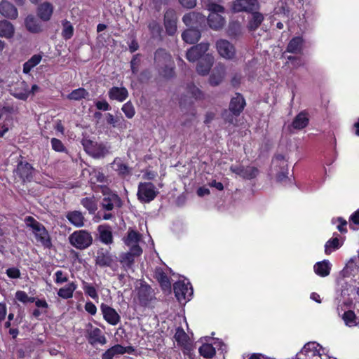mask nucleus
<instances>
[{"label": "nucleus", "mask_w": 359, "mask_h": 359, "mask_svg": "<svg viewBox=\"0 0 359 359\" xmlns=\"http://www.w3.org/2000/svg\"><path fill=\"white\" fill-rule=\"evenodd\" d=\"M25 223L27 227L32 229V231L38 243H39L43 247L46 248H50L52 247V242L50 235L42 224L36 221L32 217H25Z\"/></svg>", "instance_id": "f257e3e1"}, {"label": "nucleus", "mask_w": 359, "mask_h": 359, "mask_svg": "<svg viewBox=\"0 0 359 359\" xmlns=\"http://www.w3.org/2000/svg\"><path fill=\"white\" fill-rule=\"evenodd\" d=\"M210 14L206 19L210 27L215 30L222 29L226 22L225 18L221 15L224 13V8L217 4H208Z\"/></svg>", "instance_id": "f03ea898"}, {"label": "nucleus", "mask_w": 359, "mask_h": 359, "mask_svg": "<svg viewBox=\"0 0 359 359\" xmlns=\"http://www.w3.org/2000/svg\"><path fill=\"white\" fill-rule=\"evenodd\" d=\"M69 241L70 244L79 250L88 248L93 243V237L88 231L86 230H79L72 233Z\"/></svg>", "instance_id": "7ed1b4c3"}, {"label": "nucleus", "mask_w": 359, "mask_h": 359, "mask_svg": "<svg viewBox=\"0 0 359 359\" xmlns=\"http://www.w3.org/2000/svg\"><path fill=\"white\" fill-rule=\"evenodd\" d=\"M325 349L316 342H309L297 354L298 359H323Z\"/></svg>", "instance_id": "20e7f679"}, {"label": "nucleus", "mask_w": 359, "mask_h": 359, "mask_svg": "<svg viewBox=\"0 0 359 359\" xmlns=\"http://www.w3.org/2000/svg\"><path fill=\"white\" fill-rule=\"evenodd\" d=\"M173 290L176 298L181 303L189 301L193 295V288L186 278L176 282L173 285Z\"/></svg>", "instance_id": "39448f33"}, {"label": "nucleus", "mask_w": 359, "mask_h": 359, "mask_svg": "<svg viewBox=\"0 0 359 359\" xmlns=\"http://www.w3.org/2000/svg\"><path fill=\"white\" fill-rule=\"evenodd\" d=\"M245 106L246 102L243 95L240 93H236L235 96L231 99L229 105V109L231 115H229L225 118V121L229 123H233V116H239L243 111Z\"/></svg>", "instance_id": "423d86ee"}, {"label": "nucleus", "mask_w": 359, "mask_h": 359, "mask_svg": "<svg viewBox=\"0 0 359 359\" xmlns=\"http://www.w3.org/2000/svg\"><path fill=\"white\" fill-rule=\"evenodd\" d=\"M158 194V189L151 182L139 183L137 196L142 203H150Z\"/></svg>", "instance_id": "0eeeda50"}, {"label": "nucleus", "mask_w": 359, "mask_h": 359, "mask_svg": "<svg viewBox=\"0 0 359 359\" xmlns=\"http://www.w3.org/2000/svg\"><path fill=\"white\" fill-rule=\"evenodd\" d=\"M258 0H234L231 3V9L233 13L245 12L247 13L260 9Z\"/></svg>", "instance_id": "6e6552de"}, {"label": "nucleus", "mask_w": 359, "mask_h": 359, "mask_svg": "<svg viewBox=\"0 0 359 359\" xmlns=\"http://www.w3.org/2000/svg\"><path fill=\"white\" fill-rule=\"evenodd\" d=\"M100 189L104 196V198L102 203L104 209L107 210H111L115 207H121L122 201L117 194L113 193L107 187H101Z\"/></svg>", "instance_id": "1a4fd4ad"}, {"label": "nucleus", "mask_w": 359, "mask_h": 359, "mask_svg": "<svg viewBox=\"0 0 359 359\" xmlns=\"http://www.w3.org/2000/svg\"><path fill=\"white\" fill-rule=\"evenodd\" d=\"M272 170L276 172V180L285 182L288 175V163L286 158H274L272 161Z\"/></svg>", "instance_id": "9d476101"}, {"label": "nucleus", "mask_w": 359, "mask_h": 359, "mask_svg": "<svg viewBox=\"0 0 359 359\" xmlns=\"http://www.w3.org/2000/svg\"><path fill=\"white\" fill-rule=\"evenodd\" d=\"M182 21L189 27L198 28L205 25L206 18L201 13L193 11L186 13L182 18Z\"/></svg>", "instance_id": "9b49d317"}, {"label": "nucleus", "mask_w": 359, "mask_h": 359, "mask_svg": "<svg viewBox=\"0 0 359 359\" xmlns=\"http://www.w3.org/2000/svg\"><path fill=\"white\" fill-rule=\"evenodd\" d=\"M142 252L140 246H135L130 248L128 252L122 253L120 255V262L126 269L132 268L135 257L141 255Z\"/></svg>", "instance_id": "f8f14e48"}, {"label": "nucleus", "mask_w": 359, "mask_h": 359, "mask_svg": "<svg viewBox=\"0 0 359 359\" xmlns=\"http://www.w3.org/2000/svg\"><path fill=\"white\" fill-rule=\"evenodd\" d=\"M216 48L219 55L225 59H233L236 55L234 46L226 39H219L216 42Z\"/></svg>", "instance_id": "ddd939ff"}, {"label": "nucleus", "mask_w": 359, "mask_h": 359, "mask_svg": "<svg viewBox=\"0 0 359 359\" xmlns=\"http://www.w3.org/2000/svg\"><path fill=\"white\" fill-rule=\"evenodd\" d=\"M209 48L208 43H201L190 48L186 54V57L189 62H195L201 60Z\"/></svg>", "instance_id": "4468645a"}, {"label": "nucleus", "mask_w": 359, "mask_h": 359, "mask_svg": "<svg viewBox=\"0 0 359 359\" xmlns=\"http://www.w3.org/2000/svg\"><path fill=\"white\" fill-rule=\"evenodd\" d=\"M214 345L215 347L209 344H203L198 350L201 355L205 358H212L215 354V348H218L222 353L226 352V346L222 341L217 339Z\"/></svg>", "instance_id": "2eb2a0df"}, {"label": "nucleus", "mask_w": 359, "mask_h": 359, "mask_svg": "<svg viewBox=\"0 0 359 359\" xmlns=\"http://www.w3.org/2000/svg\"><path fill=\"white\" fill-rule=\"evenodd\" d=\"M177 18L175 11L172 8L166 10L164 14V26L168 35L172 36L175 34L177 31Z\"/></svg>", "instance_id": "dca6fc26"}, {"label": "nucleus", "mask_w": 359, "mask_h": 359, "mask_svg": "<svg viewBox=\"0 0 359 359\" xmlns=\"http://www.w3.org/2000/svg\"><path fill=\"white\" fill-rule=\"evenodd\" d=\"M231 170L245 179H252L258 175V170L254 166L242 163L239 165L231 166Z\"/></svg>", "instance_id": "f3484780"}, {"label": "nucleus", "mask_w": 359, "mask_h": 359, "mask_svg": "<svg viewBox=\"0 0 359 359\" xmlns=\"http://www.w3.org/2000/svg\"><path fill=\"white\" fill-rule=\"evenodd\" d=\"M103 318L110 325H116L121 321V316L117 311L112 307L102 304L100 306Z\"/></svg>", "instance_id": "a211bd4d"}, {"label": "nucleus", "mask_w": 359, "mask_h": 359, "mask_svg": "<svg viewBox=\"0 0 359 359\" xmlns=\"http://www.w3.org/2000/svg\"><path fill=\"white\" fill-rule=\"evenodd\" d=\"M134 348L132 346L124 347L120 344L115 345L108 350H107L102 356V359H113L114 357L123 355L126 353H132L134 352Z\"/></svg>", "instance_id": "6ab92c4d"}, {"label": "nucleus", "mask_w": 359, "mask_h": 359, "mask_svg": "<svg viewBox=\"0 0 359 359\" xmlns=\"http://www.w3.org/2000/svg\"><path fill=\"white\" fill-rule=\"evenodd\" d=\"M214 57L206 54L201 60H198L196 66V71L200 75H208L213 65Z\"/></svg>", "instance_id": "aec40b11"}, {"label": "nucleus", "mask_w": 359, "mask_h": 359, "mask_svg": "<svg viewBox=\"0 0 359 359\" xmlns=\"http://www.w3.org/2000/svg\"><path fill=\"white\" fill-rule=\"evenodd\" d=\"M250 13L251 14V16L248 18L246 27L248 31L255 32L263 22L264 16L259 12V10H255Z\"/></svg>", "instance_id": "412c9836"}, {"label": "nucleus", "mask_w": 359, "mask_h": 359, "mask_svg": "<svg viewBox=\"0 0 359 359\" xmlns=\"http://www.w3.org/2000/svg\"><path fill=\"white\" fill-rule=\"evenodd\" d=\"M173 61L171 55L163 48H158L154 53V64L156 68L165 66Z\"/></svg>", "instance_id": "4be33fe9"}, {"label": "nucleus", "mask_w": 359, "mask_h": 359, "mask_svg": "<svg viewBox=\"0 0 359 359\" xmlns=\"http://www.w3.org/2000/svg\"><path fill=\"white\" fill-rule=\"evenodd\" d=\"M88 337L89 343L92 345L97 344L104 345L107 342L105 337L102 334L100 329L93 327L90 325V329L88 330Z\"/></svg>", "instance_id": "5701e85b"}, {"label": "nucleus", "mask_w": 359, "mask_h": 359, "mask_svg": "<svg viewBox=\"0 0 359 359\" xmlns=\"http://www.w3.org/2000/svg\"><path fill=\"white\" fill-rule=\"evenodd\" d=\"M53 6L50 2H43L37 7L36 13L38 17L43 21L47 22L50 20L53 13Z\"/></svg>", "instance_id": "b1692460"}, {"label": "nucleus", "mask_w": 359, "mask_h": 359, "mask_svg": "<svg viewBox=\"0 0 359 359\" xmlns=\"http://www.w3.org/2000/svg\"><path fill=\"white\" fill-rule=\"evenodd\" d=\"M0 13L4 17L15 20L18 16V12L16 7L7 1L0 2Z\"/></svg>", "instance_id": "393cba45"}, {"label": "nucleus", "mask_w": 359, "mask_h": 359, "mask_svg": "<svg viewBox=\"0 0 359 359\" xmlns=\"http://www.w3.org/2000/svg\"><path fill=\"white\" fill-rule=\"evenodd\" d=\"M108 95L111 100L122 102L128 98V91L125 87L113 86L109 90Z\"/></svg>", "instance_id": "a878e982"}, {"label": "nucleus", "mask_w": 359, "mask_h": 359, "mask_svg": "<svg viewBox=\"0 0 359 359\" xmlns=\"http://www.w3.org/2000/svg\"><path fill=\"white\" fill-rule=\"evenodd\" d=\"M34 169L26 162L20 161L17 167L16 173L24 182L30 181L32 178Z\"/></svg>", "instance_id": "bb28decb"}, {"label": "nucleus", "mask_w": 359, "mask_h": 359, "mask_svg": "<svg viewBox=\"0 0 359 359\" xmlns=\"http://www.w3.org/2000/svg\"><path fill=\"white\" fill-rule=\"evenodd\" d=\"M359 257L351 259L344 269L341 271V276L344 277L355 276L359 272Z\"/></svg>", "instance_id": "cd10ccee"}, {"label": "nucleus", "mask_w": 359, "mask_h": 359, "mask_svg": "<svg viewBox=\"0 0 359 359\" xmlns=\"http://www.w3.org/2000/svg\"><path fill=\"white\" fill-rule=\"evenodd\" d=\"M201 36L198 28L189 27L182 34V39L187 43L194 44L198 41Z\"/></svg>", "instance_id": "c85d7f7f"}, {"label": "nucleus", "mask_w": 359, "mask_h": 359, "mask_svg": "<svg viewBox=\"0 0 359 359\" xmlns=\"http://www.w3.org/2000/svg\"><path fill=\"white\" fill-rule=\"evenodd\" d=\"M332 264L327 259L316 262L313 266L315 273L320 277L327 276L331 271Z\"/></svg>", "instance_id": "c756f323"}, {"label": "nucleus", "mask_w": 359, "mask_h": 359, "mask_svg": "<svg viewBox=\"0 0 359 359\" xmlns=\"http://www.w3.org/2000/svg\"><path fill=\"white\" fill-rule=\"evenodd\" d=\"M309 123L308 113L305 111L299 112L293 119L291 126L294 129L302 130L305 128Z\"/></svg>", "instance_id": "7c9ffc66"}, {"label": "nucleus", "mask_w": 359, "mask_h": 359, "mask_svg": "<svg viewBox=\"0 0 359 359\" xmlns=\"http://www.w3.org/2000/svg\"><path fill=\"white\" fill-rule=\"evenodd\" d=\"M304 46V39L302 36H294L288 43L286 50L288 53H302Z\"/></svg>", "instance_id": "2f4dec72"}, {"label": "nucleus", "mask_w": 359, "mask_h": 359, "mask_svg": "<svg viewBox=\"0 0 359 359\" xmlns=\"http://www.w3.org/2000/svg\"><path fill=\"white\" fill-rule=\"evenodd\" d=\"M66 217L68 221L76 227H82L84 226V216L82 212L74 210L67 213Z\"/></svg>", "instance_id": "473e14b6"}, {"label": "nucleus", "mask_w": 359, "mask_h": 359, "mask_svg": "<svg viewBox=\"0 0 359 359\" xmlns=\"http://www.w3.org/2000/svg\"><path fill=\"white\" fill-rule=\"evenodd\" d=\"M100 241L104 244H111L113 241L111 229L109 226L104 224L98 226Z\"/></svg>", "instance_id": "72a5a7b5"}, {"label": "nucleus", "mask_w": 359, "mask_h": 359, "mask_svg": "<svg viewBox=\"0 0 359 359\" xmlns=\"http://www.w3.org/2000/svg\"><path fill=\"white\" fill-rule=\"evenodd\" d=\"M77 285L75 282H71L65 286L60 288L57 291V295L65 299L73 297L74 292L76 290Z\"/></svg>", "instance_id": "f704fd0d"}, {"label": "nucleus", "mask_w": 359, "mask_h": 359, "mask_svg": "<svg viewBox=\"0 0 359 359\" xmlns=\"http://www.w3.org/2000/svg\"><path fill=\"white\" fill-rule=\"evenodd\" d=\"M15 29L11 22L6 20L0 21V36L11 39L13 36Z\"/></svg>", "instance_id": "c9c22d12"}, {"label": "nucleus", "mask_w": 359, "mask_h": 359, "mask_svg": "<svg viewBox=\"0 0 359 359\" xmlns=\"http://www.w3.org/2000/svg\"><path fill=\"white\" fill-rule=\"evenodd\" d=\"M180 107L182 111L187 113L190 111V114L194 117L196 114V109L194 107V102L188 98L187 95H183L180 99Z\"/></svg>", "instance_id": "e433bc0d"}, {"label": "nucleus", "mask_w": 359, "mask_h": 359, "mask_svg": "<svg viewBox=\"0 0 359 359\" xmlns=\"http://www.w3.org/2000/svg\"><path fill=\"white\" fill-rule=\"evenodd\" d=\"M227 35L231 39H237L242 34V25L238 21L230 22L227 29Z\"/></svg>", "instance_id": "4c0bfd02"}, {"label": "nucleus", "mask_w": 359, "mask_h": 359, "mask_svg": "<svg viewBox=\"0 0 359 359\" xmlns=\"http://www.w3.org/2000/svg\"><path fill=\"white\" fill-rule=\"evenodd\" d=\"M26 29L32 33L41 32V26L34 16L29 15L25 20Z\"/></svg>", "instance_id": "58836bf2"}, {"label": "nucleus", "mask_w": 359, "mask_h": 359, "mask_svg": "<svg viewBox=\"0 0 359 359\" xmlns=\"http://www.w3.org/2000/svg\"><path fill=\"white\" fill-rule=\"evenodd\" d=\"M96 264L100 266H111L114 263L113 257L108 252H99L96 257Z\"/></svg>", "instance_id": "ea45409f"}, {"label": "nucleus", "mask_w": 359, "mask_h": 359, "mask_svg": "<svg viewBox=\"0 0 359 359\" xmlns=\"http://www.w3.org/2000/svg\"><path fill=\"white\" fill-rule=\"evenodd\" d=\"M90 94L84 88H79L73 90L67 95V98L69 100L80 101L83 99H88Z\"/></svg>", "instance_id": "a19ab883"}, {"label": "nucleus", "mask_w": 359, "mask_h": 359, "mask_svg": "<svg viewBox=\"0 0 359 359\" xmlns=\"http://www.w3.org/2000/svg\"><path fill=\"white\" fill-rule=\"evenodd\" d=\"M151 288L147 285H142L138 290V299L143 305L147 304L151 299Z\"/></svg>", "instance_id": "79ce46f5"}, {"label": "nucleus", "mask_w": 359, "mask_h": 359, "mask_svg": "<svg viewBox=\"0 0 359 359\" xmlns=\"http://www.w3.org/2000/svg\"><path fill=\"white\" fill-rule=\"evenodd\" d=\"M159 74L165 79H171L175 76L174 61L169 62L165 66L157 68Z\"/></svg>", "instance_id": "37998d69"}, {"label": "nucleus", "mask_w": 359, "mask_h": 359, "mask_svg": "<svg viewBox=\"0 0 359 359\" xmlns=\"http://www.w3.org/2000/svg\"><path fill=\"white\" fill-rule=\"evenodd\" d=\"M342 245V242L338 238H332L328 240L325 245V253L330 255L333 251L339 249Z\"/></svg>", "instance_id": "c03bdc74"}, {"label": "nucleus", "mask_w": 359, "mask_h": 359, "mask_svg": "<svg viewBox=\"0 0 359 359\" xmlns=\"http://www.w3.org/2000/svg\"><path fill=\"white\" fill-rule=\"evenodd\" d=\"M140 239V234L134 230H130L125 239V243L131 248L132 247L139 246L138 243Z\"/></svg>", "instance_id": "a18cd8bd"}, {"label": "nucleus", "mask_w": 359, "mask_h": 359, "mask_svg": "<svg viewBox=\"0 0 359 359\" xmlns=\"http://www.w3.org/2000/svg\"><path fill=\"white\" fill-rule=\"evenodd\" d=\"M342 319L344 320L346 325L348 327L355 326L359 323L358 318L355 316V313L352 311L344 312L342 315Z\"/></svg>", "instance_id": "49530a36"}, {"label": "nucleus", "mask_w": 359, "mask_h": 359, "mask_svg": "<svg viewBox=\"0 0 359 359\" xmlns=\"http://www.w3.org/2000/svg\"><path fill=\"white\" fill-rule=\"evenodd\" d=\"M62 36L63 39L65 40L70 39L74 35V29L73 25L67 20H62Z\"/></svg>", "instance_id": "de8ad7c7"}, {"label": "nucleus", "mask_w": 359, "mask_h": 359, "mask_svg": "<svg viewBox=\"0 0 359 359\" xmlns=\"http://www.w3.org/2000/svg\"><path fill=\"white\" fill-rule=\"evenodd\" d=\"M174 338L179 345L184 347L187 346L189 337L182 328L178 327L176 330Z\"/></svg>", "instance_id": "09e8293b"}, {"label": "nucleus", "mask_w": 359, "mask_h": 359, "mask_svg": "<svg viewBox=\"0 0 359 359\" xmlns=\"http://www.w3.org/2000/svg\"><path fill=\"white\" fill-rule=\"evenodd\" d=\"M82 288L85 294L94 300L98 299L97 289L90 283L86 281L82 282Z\"/></svg>", "instance_id": "8fccbe9b"}, {"label": "nucleus", "mask_w": 359, "mask_h": 359, "mask_svg": "<svg viewBox=\"0 0 359 359\" xmlns=\"http://www.w3.org/2000/svg\"><path fill=\"white\" fill-rule=\"evenodd\" d=\"M81 203L90 213H94L97 210V201L93 197L84 198Z\"/></svg>", "instance_id": "3c124183"}, {"label": "nucleus", "mask_w": 359, "mask_h": 359, "mask_svg": "<svg viewBox=\"0 0 359 359\" xmlns=\"http://www.w3.org/2000/svg\"><path fill=\"white\" fill-rule=\"evenodd\" d=\"M156 276L163 289H169L170 283L167 276L160 269L156 271Z\"/></svg>", "instance_id": "603ef678"}, {"label": "nucleus", "mask_w": 359, "mask_h": 359, "mask_svg": "<svg viewBox=\"0 0 359 359\" xmlns=\"http://www.w3.org/2000/svg\"><path fill=\"white\" fill-rule=\"evenodd\" d=\"M130 69L133 75H137L139 72V67L141 64V54L137 53L134 55L130 60Z\"/></svg>", "instance_id": "864d4df0"}, {"label": "nucleus", "mask_w": 359, "mask_h": 359, "mask_svg": "<svg viewBox=\"0 0 359 359\" xmlns=\"http://www.w3.org/2000/svg\"><path fill=\"white\" fill-rule=\"evenodd\" d=\"M92 157H104L108 153V149L104 143H97L93 150Z\"/></svg>", "instance_id": "5fc2aeb1"}, {"label": "nucleus", "mask_w": 359, "mask_h": 359, "mask_svg": "<svg viewBox=\"0 0 359 359\" xmlns=\"http://www.w3.org/2000/svg\"><path fill=\"white\" fill-rule=\"evenodd\" d=\"M15 299L20 302L23 304H27L28 302H34L35 301V298L32 297H29L27 294L22 290H18L15 294Z\"/></svg>", "instance_id": "6e6d98bb"}, {"label": "nucleus", "mask_w": 359, "mask_h": 359, "mask_svg": "<svg viewBox=\"0 0 359 359\" xmlns=\"http://www.w3.org/2000/svg\"><path fill=\"white\" fill-rule=\"evenodd\" d=\"M187 92L191 94V97L195 100H201L203 96V92L194 83L187 85Z\"/></svg>", "instance_id": "4d7b16f0"}, {"label": "nucleus", "mask_w": 359, "mask_h": 359, "mask_svg": "<svg viewBox=\"0 0 359 359\" xmlns=\"http://www.w3.org/2000/svg\"><path fill=\"white\" fill-rule=\"evenodd\" d=\"M121 110L128 118H132L135 114V108L130 101L125 103Z\"/></svg>", "instance_id": "13d9d810"}, {"label": "nucleus", "mask_w": 359, "mask_h": 359, "mask_svg": "<svg viewBox=\"0 0 359 359\" xmlns=\"http://www.w3.org/2000/svg\"><path fill=\"white\" fill-rule=\"evenodd\" d=\"M54 277V281L57 285H61L68 280V274L62 270L56 271Z\"/></svg>", "instance_id": "bf43d9fd"}, {"label": "nucleus", "mask_w": 359, "mask_h": 359, "mask_svg": "<svg viewBox=\"0 0 359 359\" xmlns=\"http://www.w3.org/2000/svg\"><path fill=\"white\" fill-rule=\"evenodd\" d=\"M224 75L222 73L213 72L209 78V83L212 86H217L222 83Z\"/></svg>", "instance_id": "052dcab7"}, {"label": "nucleus", "mask_w": 359, "mask_h": 359, "mask_svg": "<svg viewBox=\"0 0 359 359\" xmlns=\"http://www.w3.org/2000/svg\"><path fill=\"white\" fill-rule=\"evenodd\" d=\"M90 180L92 183L102 182L104 180V175L99 170H94L90 172Z\"/></svg>", "instance_id": "680f3d73"}, {"label": "nucleus", "mask_w": 359, "mask_h": 359, "mask_svg": "<svg viewBox=\"0 0 359 359\" xmlns=\"http://www.w3.org/2000/svg\"><path fill=\"white\" fill-rule=\"evenodd\" d=\"M96 142H94L90 140H83V146L84 147L85 151L90 156H93V150L95 147H96Z\"/></svg>", "instance_id": "e2e57ef3"}, {"label": "nucleus", "mask_w": 359, "mask_h": 359, "mask_svg": "<svg viewBox=\"0 0 359 359\" xmlns=\"http://www.w3.org/2000/svg\"><path fill=\"white\" fill-rule=\"evenodd\" d=\"M50 142L53 149L55 151L61 152L65 151V147L59 139L52 138Z\"/></svg>", "instance_id": "0e129e2a"}, {"label": "nucleus", "mask_w": 359, "mask_h": 359, "mask_svg": "<svg viewBox=\"0 0 359 359\" xmlns=\"http://www.w3.org/2000/svg\"><path fill=\"white\" fill-rule=\"evenodd\" d=\"M6 274L10 278L15 279L20 276V271L18 268L11 267L6 270Z\"/></svg>", "instance_id": "69168bd1"}, {"label": "nucleus", "mask_w": 359, "mask_h": 359, "mask_svg": "<svg viewBox=\"0 0 359 359\" xmlns=\"http://www.w3.org/2000/svg\"><path fill=\"white\" fill-rule=\"evenodd\" d=\"M287 60H290L293 67L296 68L304 65V62L301 57L290 55L287 57Z\"/></svg>", "instance_id": "338daca9"}, {"label": "nucleus", "mask_w": 359, "mask_h": 359, "mask_svg": "<svg viewBox=\"0 0 359 359\" xmlns=\"http://www.w3.org/2000/svg\"><path fill=\"white\" fill-rule=\"evenodd\" d=\"M95 107L99 110L109 111L111 109V106L106 100L97 101L95 102Z\"/></svg>", "instance_id": "774afa93"}]
</instances>
